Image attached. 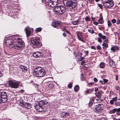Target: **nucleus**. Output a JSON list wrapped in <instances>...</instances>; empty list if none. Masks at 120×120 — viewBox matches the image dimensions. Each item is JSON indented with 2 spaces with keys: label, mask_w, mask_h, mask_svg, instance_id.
Masks as SVG:
<instances>
[{
  "label": "nucleus",
  "mask_w": 120,
  "mask_h": 120,
  "mask_svg": "<svg viewBox=\"0 0 120 120\" xmlns=\"http://www.w3.org/2000/svg\"><path fill=\"white\" fill-rule=\"evenodd\" d=\"M94 99L93 98H92L91 99L89 103V106L90 107L92 106L94 103Z\"/></svg>",
  "instance_id": "b1692460"
},
{
  "label": "nucleus",
  "mask_w": 120,
  "mask_h": 120,
  "mask_svg": "<svg viewBox=\"0 0 120 120\" xmlns=\"http://www.w3.org/2000/svg\"><path fill=\"white\" fill-rule=\"evenodd\" d=\"M119 49V47L118 46H114L111 47V50L113 52H116Z\"/></svg>",
  "instance_id": "412c9836"
},
{
  "label": "nucleus",
  "mask_w": 120,
  "mask_h": 120,
  "mask_svg": "<svg viewBox=\"0 0 120 120\" xmlns=\"http://www.w3.org/2000/svg\"><path fill=\"white\" fill-rule=\"evenodd\" d=\"M24 105V107L26 108H29V104L27 103H25V104H23Z\"/></svg>",
  "instance_id": "473e14b6"
},
{
  "label": "nucleus",
  "mask_w": 120,
  "mask_h": 120,
  "mask_svg": "<svg viewBox=\"0 0 120 120\" xmlns=\"http://www.w3.org/2000/svg\"><path fill=\"white\" fill-rule=\"evenodd\" d=\"M33 55L34 57L37 58L42 57L43 56V54L38 51L34 52Z\"/></svg>",
  "instance_id": "f8f14e48"
},
{
  "label": "nucleus",
  "mask_w": 120,
  "mask_h": 120,
  "mask_svg": "<svg viewBox=\"0 0 120 120\" xmlns=\"http://www.w3.org/2000/svg\"><path fill=\"white\" fill-rule=\"evenodd\" d=\"M14 38L16 41L15 42L18 44L14 45V48L18 50L21 49L25 46V44L24 41L21 38L16 36L14 37Z\"/></svg>",
  "instance_id": "f257e3e1"
},
{
  "label": "nucleus",
  "mask_w": 120,
  "mask_h": 120,
  "mask_svg": "<svg viewBox=\"0 0 120 120\" xmlns=\"http://www.w3.org/2000/svg\"><path fill=\"white\" fill-rule=\"evenodd\" d=\"M65 117L66 116H67L69 115V112H65Z\"/></svg>",
  "instance_id": "49530a36"
},
{
  "label": "nucleus",
  "mask_w": 120,
  "mask_h": 120,
  "mask_svg": "<svg viewBox=\"0 0 120 120\" xmlns=\"http://www.w3.org/2000/svg\"><path fill=\"white\" fill-rule=\"evenodd\" d=\"M76 34L78 40L83 42H84L85 41L83 38L82 33L79 31H78L76 32Z\"/></svg>",
  "instance_id": "9b49d317"
},
{
  "label": "nucleus",
  "mask_w": 120,
  "mask_h": 120,
  "mask_svg": "<svg viewBox=\"0 0 120 120\" xmlns=\"http://www.w3.org/2000/svg\"><path fill=\"white\" fill-rule=\"evenodd\" d=\"M83 74L82 73L81 75V80L82 81H83L85 79L84 77L83 76Z\"/></svg>",
  "instance_id": "c9c22d12"
},
{
  "label": "nucleus",
  "mask_w": 120,
  "mask_h": 120,
  "mask_svg": "<svg viewBox=\"0 0 120 120\" xmlns=\"http://www.w3.org/2000/svg\"><path fill=\"white\" fill-rule=\"evenodd\" d=\"M120 108H115L109 111V112L110 114H112L115 113L116 112H120Z\"/></svg>",
  "instance_id": "a211bd4d"
},
{
  "label": "nucleus",
  "mask_w": 120,
  "mask_h": 120,
  "mask_svg": "<svg viewBox=\"0 0 120 120\" xmlns=\"http://www.w3.org/2000/svg\"><path fill=\"white\" fill-rule=\"evenodd\" d=\"M84 58L82 57H80V59L81 61H82L84 59Z\"/></svg>",
  "instance_id": "13d9d810"
},
{
  "label": "nucleus",
  "mask_w": 120,
  "mask_h": 120,
  "mask_svg": "<svg viewBox=\"0 0 120 120\" xmlns=\"http://www.w3.org/2000/svg\"><path fill=\"white\" fill-rule=\"evenodd\" d=\"M93 23L95 25H97L98 24V22L96 21L94 22Z\"/></svg>",
  "instance_id": "09e8293b"
},
{
  "label": "nucleus",
  "mask_w": 120,
  "mask_h": 120,
  "mask_svg": "<svg viewBox=\"0 0 120 120\" xmlns=\"http://www.w3.org/2000/svg\"><path fill=\"white\" fill-rule=\"evenodd\" d=\"M32 30V29H30L28 27H27L25 29L27 37H28L30 35L31 32V30Z\"/></svg>",
  "instance_id": "4468645a"
},
{
  "label": "nucleus",
  "mask_w": 120,
  "mask_h": 120,
  "mask_svg": "<svg viewBox=\"0 0 120 120\" xmlns=\"http://www.w3.org/2000/svg\"><path fill=\"white\" fill-rule=\"evenodd\" d=\"M35 106L36 107H42V105L41 101L38 102L36 105Z\"/></svg>",
  "instance_id": "393cba45"
},
{
  "label": "nucleus",
  "mask_w": 120,
  "mask_h": 120,
  "mask_svg": "<svg viewBox=\"0 0 120 120\" xmlns=\"http://www.w3.org/2000/svg\"><path fill=\"white\" fill-rule=\"evenodd\" d=\"M98 6L101 9H102L103 8L102 5L101 4H98Z\"/></svg>",
  "instance_id": "8fccbe9b"
},
{
  "label": "nucleus",
  "mask_w": 120,
  "mask_h": 120,
  "mask_svg": "<svg viewBox=\"0 0 120 120\" xmlns=\"http://www.w3.org/2000/svg\"><path fill=\"white\" fill-rule=\"evenodd\" d=\"M46 3L49 6L52 7H54L55 6L58 4V0H45Z\"/></svg>",
  "instance_id": "0eeeda50"
},
{
  "label": "nucleus",
  "mask_w": 120,
  "mask_h": 120,
  "mask_svg": "<svg viewBox=\"0 0 120 120\" xmlns=\"http://www.w3.org/2000/svg\"><path fill=\"white\" fill-rule=\"evenodd\" d=\"M94 88H93L91 89H87L86 91H85L84 92L85 93L87 94H89L91 93L92 92L94 91Z\"/></svg>",
  "instance_id": "6ab92c4d"
},
{
  "label": "nucleus",
  "mask_w": 120,
  "mask_h": 120,
  "mask_svg": "<svg viewBox=\"0 0 120 120\" xmlns=\"http://www.w3.org/2000/svg\"><path fill=\"white\" fill-rule=\"evenodd\" d=\"M98 89L97 87H95V91L96 92L98 90Z\"/></svg>",
  "instance_id": "774afa93"
},
{
  "label": "nucleus",
  "mask_w": 120,
  "mask_h": 120,
  "mask_svg": "<svg viewBox=\"0 0 120 120\" xmlns=\"http://www.w3.org/2000/svg\"><path fill=\"white\" fill-rule=\"evenodd\" d=\"M115 88H116V89L118 90H119V89H120V88H119V87L118 86H116Z\"/></svg>",
  "instance_id": "e2e57ef3"
},
{
  "label": "nucleus",
  "mask_w": 120,
  "mask_h": 120,
  "mask_svg": "<svg viewBox=\"0 0 120 120\" xmlns=\"http://www.w3.org/2000/svg\"><path fill=\"white\" fill-rule=\"evenodd\" d=\"M94 81L95 82H98V79H97L96 78H94Z\"/></svg>",
  "instance_id": "6e6d98bb"
},
{
  "label": "nucleus",
  "mask_w": 120,
  "mask_h": 120,
  "mask_svg": "<svg viewBox=\"0 0 120 120\" xmlns=\"http://www.w3.org/2000/svg\"><path fill=\"white\" fill-rule=\"evenodd\" d=\"M89 67V66L88 65L86 64H85L84 67H83V68L84 70H87Z\"/></svg>",
  "instance_id": "f704fd0d"
},
{
  "label": "nucleus",
  "mask_w": 120,
  "mask_h": 120,
  "mask_svg": "<svg viewBox=\"0 0 120 120\" xmlns=\"http://www.w3.org/2000/svg\"><path fill=\"white\" fill-rule=\"evenodd\" d=\"M91 48L92 49H94L95 50L96 49V48L95 47L93 46H91Z\"/></svg>",
  "instance_id": "5fc2aeb1"
},
{
  "label": "nucleus",
  "mask_w": 120,
  "mask_h": 120,
  "mask_svg": "<svg viewBox=\"0 0 120 120\" xmlns=\"http://www.w3.org/2000/svg\"><path fill=\"white\" fill-rule=\"evenodd\" d=\"M110 93L112 95H113L114 94L113 92L111 90L110 91Z\"/></svg>",
  "instance_id": "0e129e2a"
},
{
  "label": "nucleus",
  "mask_w": 120,
  "mask_h": 120,
  "mask_svg": "<svg viewBox=\"0 0 120 120\" xmlns=\"http://www.w3.org/2000/svg\"><path fill=\"white\" fill-rule=\"evenodd\" d=\"M62 25V23L60 21H55L53 22L52 25L53 27H56L57 26H60Z\"/></svg>",
  "instance_id": "2eb2a0df"
},
{
  "label": "nucleus",
  "mask_w": 120,
  "mask_h": 120,
  "mask_svg": "<svg viewBox=\"0 0 120 120\" xmlns=\"http://www.w3.org/2000/svg\"><path fill=\"white\" fill-rule=\"evenodd\" d=\"M71 23L74 25H76L78 24V20L72 22Z\"/></svg>",
  "instance_id": "c85d7f7f"
},
{
  "label": "nucleus",
  "mask_w": 120,
  "mask_h": 120,
  "mask_svg": "<svg viewBox=\"0 0 120 120\" xmlns=\"http://www.w3.org/2000/svg\"><path fill=\"white\" fill-rule=\"evenodd\" d=\"M89 52V51H86L85 52V54H86V55L88 56V54Z\"/></svg>",
  "instance_id": "bf43d9fd"
},
{
  "label": "nucleus",
  "mask_w": 120,
  "mask_h": 120,
  "mask_svg": "<svg viewBox=\"0 0 120 120\" xmlns=\"http://www.w3.org/2000/svg\"><path fill=\"white\" fill-rule=\"evenodd\" d=\"M99 120H106V119L105 118H101Z\"/></svg>",
  "instance_id": "338daca9"
},
{
  "label": "nucleus",
  "mask_w": 120,
  "mask_h": 120,
  "mask_svg": "<svg viewBox=\"0 0 120 120\" xmlns=\"http://www.w3.org/2000/svg\"><path fill=\"white\" fill-rule=\"evenodd\" d=\"M98 41L99 42H102V40L101 39V38L100 37L98 38Z\"/></svg>",
  "instance_id": "a18cd8bd"
},
{
  "label": "nucleus",
  "mask_w": 120,
  "mask_h": 120,
  "mask_svg": "<svg viewBox=\"0 0 120 120\" xmlns=\"http://www.w3.org/2000/svg\"><path fill=\"white\" fill-rule=\"evenodd\" d=\"M42 30V28L41 27L38 28L36 29L35 31L37 32H39Z\"/></svg>",
  "instance_id": "72a5a7b5"
},
{
  "label": "nucleus",
  "mask_w": 120,
  "mask_h": 120,
  "mask_svg": "<svg viewBox=\"0 0 120 120\" xmlns=\"http://www.w3.org/2000/svg\"><path fill=\"white\" fill-rule=\"evenodd\" d=\"M100 18L98 20V22L100 24L104 23V21L103 20V18L102 15L101 14L100 15Z\"/></svg>",
  "instance_id": "4be33fe9"
},
{
  "label": "nucleus",
  "mask_w": 120,
  "mask_h": 120,
  "mask_svg": "<svg viewBox=\"0 0 120 120\" xmlns=\"http://www.w3.org/2000/svg\"><path fill=\"white\" fill-rule=\"evenodd\" d=\"M103 81L104 82L107 83L108 82V80L107 79H103Z\"/></svg>",
  "instance_id": "603ef678"
},
{
  "label": "nucleus",
  "mask_w": 120,
  "mask_h": 120,
  "mask_svg": "<svg viewBox=\"0 0 120 120\" xmlns=\"http://www.w3.org/2000/svg\"><path fill=\"white\" fill-rule=\"evenodd\" d=\"M34 75L37 77H42L45 75V71L41 67H38L34 70Z\"/></svg>",
  "instance_id": "f03ea898"
},
{
  "label": "nucleus",
  "mask_w": 120,
  "mask_h": 120,
  "mask_svg": "<svg viewBox=\"0 0 120 120\" xmlns=\"http://www.w3.org/2000/svg\"><path fill=\"white\" fill-rule=\"evenodd\" d=\"M111 22L113 23H115L116 22V20L115 19H113L112 20Z\"/></svg>",
  "instance_id": "de8ad7c7"
},
{
  "label": "nucleus",
  "mask_w": 120,
  "mask_h": 120,
  "mask_svg": "<svg viewBox=\"0 0 120 120\" xmlns=\"http://www.w3.org/2000/svg\"><path fill=\"white\" fill-rule=\"evenodd\" d=\"M66 10L65 7L61 6H57L53 10L55 13L58 15L63 14L65 12Z\"/></svg>",
  "instance_id": "7ed1b4c3"
},
{
  "label": "nucleus",
  "mask_w": 120,
  "mask_h": 120,
  "mask_svg": "<svg viewBox=\"0 0 120 120\" xmlns=\"http://www.w3.org/2000/svg\"><path fill=\"white\" fill-rule=\"evenodd\" d=\"M115 76L116 77V80H117L118 79V75H115Z\"/></svg>",
  "instance_id": "052dcab7"
},
{
  "label": "nucleus",
  "mask_w": 120,
  "mask_h": 120,
  "mask_svg": "<svg viewBox=\"0 0 120 120\" xmlns=\"http://www.w3.org/2000/svg\"><path fill=\"white\" fill-rule=\"evenodd\" d=\"M88 31L91 34H93L94 33V31L92 30H88Z\"/></svg>",
  "instance_id": "79ce46f5"
},
{
  "label": "nucleus",
  "mask_w": 120,
  "mask_h": 120,
  "mask_svg": "<svg viewBox=\"0 0 120 120\" xmlns=\"http://www.w3.org/2000/svg\"><path fill=\"white\" fill-rule=\"evenodd\" d=\"M101 48L100 46L99 45H98L97 47V49L98 50H101Z\"/></svg>",
  "instance_id": "37998d69"
},
{
  "label": "nucleus",
  "mask_w": 120,
  "mask_h": 120,
  "mask_svg": "<svg viewBox=\"0 0 120 120\" xmlns=\"http://www.w3.org/2000/svg\"><path fill=\"white\" fill-rule=\"evenodd\" d=\"M41 102L42 105H45L48 103V102L46 101V100H41Z\"/></svg>",
  "instance_id": "bb28decb"
},
{
  "label": "nucleus",
  "mask_w": 120,
  "mask_h": 120,
  "mask_svg": "<svg viewBox=\"0 0 120 120\" xmlns=\"http://www.w3.org/2000/svg\"><path fill=\"white\" fill-rule=\"evenodd\" d=\"M48 86L50 89H52L54 87V84H50Z\"/></svg>",
  "instance_id": "c756f323"
},
{
  "label": "nucleus",
  "mask_w": 120,
  "mask_h": 120,
  "mask_svg": "<svg viewBox=\"0 0 120 120\" xmlns=\"http://www.w3.org/2000/svg\"><path fill=\"white\" fill-rule=\"evenodd\" d=\"M65 112H63L62 113L61 115V116L62 117L64 118L65 117Z\"/></svg>",
  "instance_id": "e433bc0d"
},
{
  "label": "nucleus",
  "mask_w": 120,
  "mask_h": 120,
  "mask_svg": "<svg viewBox=\"0 0 120 120\" xmlns=\"http://www.w3.org/2000/svg\"><path fill=\"white\" fill-rule=\"evenodd\" d=\"M98 35L99 37H100L101 38H102L103 39L105 40L106 38V36L102 35L101 33H99L98 34Z\"/></svg>",
  "instance_id": "a878e982"
},
{
  "label": "nucleus",
  "mask_w": 120,
  "mask_h": 120,
  "mask_svg": "<svg viewBox=\"0 0 120 120\" xmlns=\"http://www.w3.org/2000/svg\"><path fill=\"white\" fill-rule=\"evenodd\" d=\"M21 68L22 71L24 70L26 71L27 69V68L26 67L23 66H22L21 67Z\"/></svg>",
  "instance_id": "7c9ffc66"
},
{
  "label": "nucleus",
  "mask_w": 120,
  "mask_h": 120,
  "mask_svg": "<svg viewBox=\"0 0 120 120\" xmlns=\"http://www.w3.org/2000/svg\"><path fill=\"white\" fill-rule=\"evenodd\" d=\"M105 65L104 64L103 62H101L99 64V66L100 68H103Z\"/></svg>",
  "instance_id": "2f4dec72"
},
{
  "label": "nucleus",
  "mask_w": 120,
  "mask_h": 120,
  "mask_svg": "<svg viewBox=\"0 0 120 120\" xmlns=\"http://www.w3.org/2000/svg\"><path fill=\"white\" fill-rule=\"evenodd\" d=\"M104 6L107 8L112 7L114 4V2L112 0H107L103 2Z\"/></svg>",
  "instance_id": "423d86ee"
},
{
  "label": "nucleus",
  "mask_w": 120,
  "mask_h": 120,
  "mask_svg": "<svg viewBox=\"0 0 120 120\" xmlns=\"http://www.w3.org/2000/svg\"><path fill=\"white\" fill-rule=\"evenodd\" d=\"M94 83L93 82H91L89 83H88V85H93L94 84Z\"/></svg>",
  "instance_id": "69168bd1"
},
{
  "label": "nucleus",
  "mask_w": 120,
  "mask_h": 120,
  "mask_svg": "<svg viewBox=\"0 0 120 120\" xmlns=\"http://www.w3.org/2000/svg\"><path fill=\"white\" fill-rule=\"evenodd\" d=\"M109 43V41L108 38H106V39L104 40L103 42V43L102 44L103 46H105L106 48L108 47L107 43Z\"/></svg>",
  "instance_id": "dca6fc26"
},
{
  "label": "nucleus",
  "mask_w": 120,
  "mask_h": 120,
  "mask_svg": "<svg viewBox=\"0 0 120 120\" xmlns=\"http://www.w3.org/2000/svg\"><path fill=\"white\" fill-rule=\"evenodd\" d=\"M9 87L13 88H17L19 85V82L15 80H9L8 82Z\"/></svg>",
  "instance_id": "39448f33"
},
{
  "label": "nucleus",
  "mask_w": 120,
  "mask_h": 120,
  "mask_svg": "<svg viewBox=\"0 0 120 120\" xmlns=\"http://www.w3.org/2000/svg\"><path fill=\"white\" fill-rule=\"evenodd\" d=\"M35 107L36 110L39 112H43L45 111L42 107H36V106Z\"/></svg>",
  "instance_id": "f3484780"
},
{
  "label": "nucleus",
  "mask_w": 120,
  "mask_h": 120,
  "mask_svg": "<svg viewBox=\"0 0 120 120\" xmlns=\"http://www.w3.org/2000/svg\"><path fill=\"white\" fill-rule=\"evenodd\" d=\"M63 3L67 7L72 9L74 8L76 5L77 2L76 1H72L71 0H64Z\"/></svg>",
  "instance_id": "20e7f679"
},
{
  "label": "nucleus",
  "mask_w": 120,
  "mask_h": 120,
  "mask_svg": "<svg viewBox=\"0 0 120 120\" xmlns=\"http://www.w3.org/2000/svg\"><path fill=\"white\" fill-rule=\"evenodd\" d=\"M85 19L86 21H90V19L88 17L86 16L85 18Z\"/></svg>",
  "instance_id": "4c0bfd02"
},
{
  "label": "nucleus",
  "mask_w": 120,
  "mask_h": 120,
  "mask_svg": "<svg viewBox=\"0 0 120 120\" xmlns=\"http://www.w3.org/2000/svg\"><path fill=\"white\" fill-rule=\"evenodd\" d=\"M79 86L78 85H76L74 87V90L76 92L79 90Z\"/></svg>",
  "instance_id": "cd10ccee"
},
{
  "label": "nucleus",
  "mask_w": 120,
  "mask_h": 120,
  "mask_svg": "<svg viewBox=\"0 0 120 120\" xmlns=\"http://www.w3.org/2000/svg\"><path fill=\"white\" fill-rule=\"evenodd\" d=\"M72 84L71 83L69 84L68 85V87L69 88H71L72 87Z\"/></svg>",
  "instance_id": "c03bdc74"
},
{
  "label": "nucleus",
  "mask_w": 120,
  "mask_h": 120,
  "mask_svg": "<svg viewBox=\"0 0 120 120\" xmlns=\"http://www.w3.org/2000/svg\"><path fill=\"white\" fill-rule=\"evenodd\" d=\"M31 41L34 45L37 46L39 45L40 41L39 38L34 37L32 38Z\"/></svg>",
  "instance_id": "9d476101"
},
{
  "label": "nucleus",
  "mask_w": 120,
  "mask_h": 120,
  "mask_svg": "<svg viewBox=\"0 0 120 120\" xmlns=\"http://www.w3.org/2000/svg\"><path fill=\"white\" fill-rule=\"evenodd\" d=\"M104 109L103 106L102 104H100L96 105L94 109L96 113H100Z\"/></svg>",
  "instance_id": "1a4fd4ad"
},
{
  "label": "nucleus",
  "mask_w": 120,
  "mask_h": 120,
  "mask_svg": "<svg viewBox=\"0 0 120 120\" xmlns=\"http://www.w3.org/2000/svg\"><path fill=\"white\" fill-rule=\"evenodd\" d=\"M115 105L116 106H120V102H117L115 103Z\"/></svg>",
  "instance_id": "58836bf2"
},
{
  "label": "nucleus",
  "mask_w": 120,
  "mask_h": 120,
  "mask_svg": "<svg viewBox=\"0 0 120 120\" xmlns=\"http://www.w3.org/2000/svg\"><path fill=\"white\" fill-rule=\"evenodd\" d=\"M14 42L13 40L11 39H8L5 42L6 45L7 46L9 47L12 45Z\"/></svg>",
  "instance_id": "ddd939ff"
},
{
  "label": "nucleus",
  "mask_w": 120,
  "mask_h": 120,
  "mask_svg": "<svg viewBox=\"0 0 120 120\" xmlns=\"http://www.w3.org/2000/svg\"><path fill=\"white\" fill-rule=\"evenodd\" d=\"M102 93V91L101 90L98 92L97 94L96 95V96L98 98L100 99L101 98Z\"/></svg>",
  "instance_id": "5701e85b"
},
{
  "label": "nucleus",
  "mask_w": 120,
  "mask_h": 120,
  "mask_svg": "<svg viewBox=\"0 0 120 120\" xmlns=\"http://www.w3.org/2000/svg\"><path fill=\"white\" fill-rule=\"evenodd\" d=\"M108 26L109 27L111 25V23L109 20L107 21Z\"/></svg>",
  "instance_id": "ea45409f"
},
{
  "label": "nucleus",
  "mask_w": 120,
  "mask_h": 120,
  "mask_svg": "<svg viewBox=\"0 0 120 120\" xmlns=\"http://www.w3.org/2000/svg\"><path fill=\"white\" fill-rule=\"evenodd\" d=\"M116 23L118 24H119L120 23V20L119 19L117 20Z\"/></svg>",
  "instance_id": "4d7b16f0"
},
{
  "label": "nucleus",
  "mask_w": 120,
  "mask_h": 120,
  "mask_svg": "<svg viewBox=\"0 0 120 120\" xmlns=\"http://www.w3.org/2000/svg\"><path fill=\"white\" fill-rule=\"evenodd\" d=\"M117 97H115V98H112V100L113 101H117Z\"/></svg>",
  "instance_id": "a19ab883"
},
{
  "label": "nucleus",
  "mask_w": 120,
  "mask_h": 120,
  "mask_svg": "<svg viewBox=\"0 0 120 120\" xmlns=\"http://www.w3.org/2000/svg\"><path fill=\"white\" fill-rule=\"evenodd\" d=\"M74 54L75 57H77L78 56L77 55L75 52L74 53Z\"/></svg>",
  "instance_id": "680f3d73"
},
{
  "label": "nucleus",
  "mask_w": 120,
  "mask_h": 120,
  "mask_svg": "<svg viewBox=\"0 0 120 120\" xmlns=\"http://www.w3.org/2000/svg\"><path fill=\"white\" fill-rule=\"evenodd\" d=\"M7 98V95L5 92H3L0 94V103L6 101Z\"/></svg>",
  "instance_id": "6e6552de"
},
{
  "label": "nucleus",
  "mask_w": 120,
  "mask_h": 120,
  "mask_svg": "<svg viewBox=\"0 0 120 120\" xmlns=\"http://www.w3.org/2000/svg\"><path fill=\"white\" fill-rule=\"evenodd\" d=\"M85 63V61H82L81 63V64L82 65H84V63Z\"/></svg>",
  "instance_id": "864d4df0"
},
{
  "label": "nucleus",
  "mask_w": 120,
  "mask_h": 120,
  "mask_svg": "<svg viewBox=\"0 0 120 120\" xmlns=\"http://www.w3.org/2000/svg\"><path fill=\"white\" fill-rule=\"evenodd\" d=\"M109 64L110 66L112 67L113 68L115 66V64L114 61L111 60H109Z\"/></svg>",
  "instance_id": "aec40b11"
},
{
  "label": "nucleus",
  "mask_w": 120,
  "mask_h": 120,
  "mask_svg": "<svg viewBox=\"0 0 120 120\" xmlns=\"http://www.w3.org/2000/svg\"><path fill=\"white\" fill-rule=\"evenodd\" d=\"M110 104L112 105L114 103V101L112 100H111L110 101Z\"/></svg>",
  "instance_id": "3c124183"
}]
</instances>
